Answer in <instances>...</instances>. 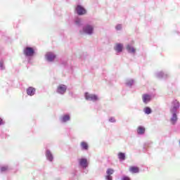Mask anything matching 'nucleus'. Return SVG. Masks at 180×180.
Masks as SVG:
<instances>
[{"instance_id": "obj_14", "label": "nucleus", "mask_w": 180, "mask_h": 180, "mask_svg": "<svg viewBox=\"0 0 180 180\" xmlns=\"http://www.w3.org/2000/svg\"><path fill=\"white\" fill-rule=\"evenodd\" d=\"M136 131L138 134H144V133H146V128H144L143 127L139 126L137 128Z\"/></svg>"}, {"instance_id": "obj_22", "label": "nucleus", "mask_w": 180, "mask_h": 180, "mask_svg": "<svg viewBox=\"0 0 180 180\" xmlns=\"http://www.w3.org/2000/svg\"><path fill=\"white\" fill-rule=\"evenodd\" d=\"M1 172H5V171H8V167H1Z\"/></svg>"}, {"instance_id": "obj_4", "label": "nucleus", "mask_w": 180, "mask_h": 180, "mask_svg": "<svg viewBox=\"0 0 180 180\" xmlns=\"http://www.w3.org/2000/svg\"><path fill=\"white\" fill-rule=\"evenodd\" d=\"M76 12L78 15H85V13H86V10H85V8H84V7H82V6L78 5L76 7Z\"/></svg>"}, {"instance_id": "obj_3", "label": "nucleus", "mask_w": 180, "mask_h": 180, "mask_svg": "<svg viewBox=\"0 0 180 180\" xmlns=\"http://www.w3.org/2000/svg\"><path fill=\"white\" fill-rule=\"evenodd\" d=\"M85 98L86 101H93V102H95L98 101V96L95 94H89L88 93L85 94Z\"/></svg>"}, {"instance_id": "obj_17", "label": "nucleus", "mask_w": 180, "mask_h": 180, "mask_svg": "<svg viewBox=\"0 0 180 180\" xmlns=\"http://www.w3.org/2000/svg\"><path fill=\"white\" fill-rule=\"evenodd\" d=\"M46 155L49 160L53 161V155L51 154V152H50V150H46Z\"/></svg>"}, {"instance_id": "obj_2", "label": "nucleus", "mask_w": 180, "mask_h": 180, "mask_svg": "<svg viewBox=\"0 0 180 180\" xmlns=\"http://www.w3.org/2000/svg\"><path fill=\"white\" fill-rule=\"evenodd\" d=\"M179 106H180L179 101H178L177 100H174L172 103V107H171L170 111L172 112H176V110H178V109L179 108Z\"/></svg>"}, {"instance_id": "obj_8", "label": "nucleus", "mask_w": 180, "mask_h": 180, "mask_svg": "<svg viewBox=\"0 0 180 180\" xmlns=\"http://www.w3.org/2000/svg\"><path fill=\"white\" fill-rule=\"evenodd\" d=\"M79 162L82 168H86L88 167V160L85 158L79 159Z\"/></svg>"}, {"instance_id": "obj_30", "label": "nucleus", "mask_w": 180, "mask_h": 180, "mask_svg": "<svg viewBox=\"0 0 180 180\" xmlns=\"http://www.w3.org/2000/svg\"><path fill=\"white\" fill-rule=\"evenodd\" d=\"M131 84H133V80L131 81Z\"/></svg>"}, {"instance_id": "obj_29", "label": "nucleus", "mask_w": 180, "mask_h": 180, "mask_svg": "<svg viewBox=\"0 0 180 180\" xmlns=\"http://www.w3.org/2000/svg\"><path fill=\"white\" fill-rule=\"evenodd\" d=\"M127 85H129V82H127Z\"/></svg>"}, {"instance_id": "obj_25", "label": "nucleus", "mask_w": 180, "mask_h": 180, "mask_svg": "<svg viewBox=\"0 0 180 180\" xmlns=\"http://www.w3.org/2000/svg\"><path fill=\"white\" fill-rule=\"evenodd\" d=\"M75 22H76L77 25H79V23H81V20L77 19V20H76Z\"/></svg>"}, {"instance_id": "obj_12", "label": "nucleus", "mask_w": 180, "mask_h": 180, "mask_svg": "<svg viewBox=\"0 0 180 180\" xmlns=\"http://www.w3.org/2000/svg\"><path fill=\"white\" fill-rule=\"evenodd\" d=\"M139 171L140 169L137 167L131 166L129 167V172H131L132 174H139Z\"/></svg>"}, {"instance_id": "obj_20", "label": "nucleus", "mask_w": 180, "mask_h": 180, "mask_svg": "<svg viewBox=\"0 0 180 180\" xmlns=\"http://www.w3.org/2000/svg\"><path fill=\"white\" fill-rule=\"evenodd\" d=\"M145 113H146V115H150V113H151V108H150V107H146L143 109Z\"/></svg>"}, {"instance_id": "obj_10", "label": "nucleus", "mask_w": 180, "mask_h": 180, "mask_svg": "<svg viewBox=\"0 0 180 180\" xmlns=\"http://www.w3.org/2000/svg\"><path fill=\"white\" fill-rule=\"evenodd\" d=\"M143 102L144 103H148L151 101V97L148 94H143L142 96Z\"/></svg>"}, {"instance_id": "obj_24", "label": "nucleus", "mask_w": 180, "mask_h": 180, "mask_svg": "<svg viewBox=\"0 0 180 180\" xmlns=\"http://www.w3.org/2000/svg\"><path fill=\"white\" fill-rule=\"evenodd\" d=\"M105 179H106V180H112V176H110V175H107L106 177H105Z\"/></svg>"}, {"instance_id": "obj_21", "label": "nucleus", "mask_w": 180, "mask_h": 180, "mask_svg": "<svg viewBox=\"0 0 180 180\" xmlns=\"http://www.w3.org/2000/svg\"><path fill=\"white\" fill-rule=\"evenodd\" d=\"M115 172V170H113V169H108L106 174L107 175H113V173Z\"/></svg>"}, {"instance_id": "obj_18", "label": "nucleus", "mask_w": 180, "mask_h": 180, "mask_svg": "<svg viewBox=\"0 0 180 180\" xmlns=\"http://www.w3.org/2000/svg\"><path fill=\"white\" fill-rule=\"evenodd\" d=\"M118 158L119 160H122V161H124L126 160V155L123 153H118Z\"/></svg>"}, {"instance_id": "obj_28", "label": "nucleus", "mask_w": 180, "mask_h": 180, "mask_svg": "<svg viewBox=\"0 0 180 180\" xmlns=\"http://www.w3.org/2000/svg\"><path fill=\"white\" fill-rule=\"evenodd\" d=\"M110 122H116V120H115L113 118H110Z\"/></svg>"}, {"instance_id": "obj_6", "label": "nucleus", "mask_w": 180, "mask_h": 180, "mask_svg": "<svg viewBox=\"0 0 180 180\" xmlns=\"http://www.w3.org/2000/svg\"><path fill=\"white\" fill-rule=\"evenodd\" d=\"M83 31L87 34H92V33H94V27L91 25H86L83 28Z\"/></svg>"}, {"instance_id": "obj_11", "label": "nucleus", "mask_w": 180, "mask_h": 180, "mask_svg": "<svg viewBox=\"0 0 180 180\" xmlns=\"http://www.w3.org/2000/svg\"><path fill=\"white\" fill-rule=\"evenodd\" d=\"M115 51H117L118 53H122V51H123V44H116Z\"/></svg>"}, {"instance_id": "obj_19", "label": "nucleus", "mask_w": 180, "mask_h": 180, "mask_svg": "<svg viewBox=\"0 0 180 180\" xmlns=\"http://www.w3.org/2000/svg\"><path fill=\"white\" fill-rule=\"evenodd\" d=\"M70 119V118L68 115H63V117H62V122H63V123H65V122H68Z\"/></svg>"}, {"instance_id": "obj_5", "label": "nucleus", "mask_w": 180, "mask_h": 180, "mask_svg": "<svg viewBox=\"0 0 180 180\" xmlns=\"http://www.w3.org/2000/svg\"><path fill=\"white\" fill-rule=\"evenodd\" d=\"M67 91V86L64 84H60L58 86L57 92L58 94H60L61 95H63V94H65Z\"/></svg>"}, {"instance_id": "obj_26", "label": "nucleus", "mask_w": 180, "mask_h": 180, "mask_svg": "<svg viewBox=\"0 0 180 180\" xmlns=\"http://www.w3.org/2000/svg\"><path fill=\"white\" fill-rule=\"evenodd\" d=\"M116 29H117V30H120V29H122V25H117L116 27Z\"/></svg>"}, {"instance_id": "obj_16", "label": "nucleus", "mask_w": 180, "mask_h": 180, "mask_svg": "<svg viewBox=\"0 0 180 180\" xmlns=\"http://www.w3.org/2000/svg\"><path fill=\"white\" fill-rule=\"evenodd\" d=\"M127 50L129 51V53H136V49H134V47L130 45L127 46Z\"/></svg>"}, {"instance_id": "obj_1", "label": "nucleus", "mask_w": 180, "mask_h": 180, "mask_svg": "<svg viewBox=\"0 0 180 180\" xmlns=\"http://www.w3.org/2000/svg\"><path fill=\"white\" fill-rule=\"evenodd\" d=\"M23 53L27 57H32V56H34V49L32 47H27L24 49Z\"/></svg>"}, {"instance_id": "obj_15", "label": "nucleus", "mask_w": 180, "mask_h": 180, "mask_svg": "<svg viewBox=\"0 0 180 180\" xmlns=\"http://www.w3.org/2000/svg\"><path fill=\"white\" fill-rule=\"evenodd\" d=\"M80 146L82 150H88V148H89V146H88V143L85 141L81 142Z\"/></svg>"}, {"instance_id": "obj_9", "label": "nucleus", "mask_w": 180, "mask_h": 180, "mask_svg": "<svg viewBox=\"0 0 180 180\" xmlns=\"http://www.w3.org/2000/svg\"><path fill=\"white\" fill-rule=\"evenodd\" d=\"M27 94L30 96H33L36 94V89L34 87L30 86L27 89Z\"/></svg>"}, {"instance_id": "obj_7", "label": "nucleus", "mask_w": 180, "mask_h": 180, "mask_svg": "<svg viewBox=\"0 0 180 180\" xmlns=\"http://www.w3.org/2000/svg\"><path fill=\"white\" fill-rule=\"evenodd\" d=\"M46 58L48 61H54V59L56 58V55L51 52H49L46 55Z\"/></svg>"}, {"instance_id": "obj_13", "label": "nucleus", "mask_w": 180, "mask_h": 180, "mask_svg": "<svg viewBox=\"0 0 180 180\" xmlns=\"http://www.w3.org/2000/svg\"><path fill=\"white\" fill-rule=\"evenodd\" d=\"M173 113L172 117L170 120L172 124H175L176 123V120H178V117H176V113L175 112H172Z\"/></svg>"}, {"instance_id": "obj_27", "label": "nucleus", "mask_w": 180, "mask_h": 180, "mask_svg": "<svg viewBox=\"0 0 180 180\" xmlns=\"http://www.w3.org/2000/svg\"><path fill=\"white\" fill-rule=\"evenodd\" d=\"M0 124H4V120L2 118H0Z\"/></svg>"}, {"instance_id": "obj_23", "label": "nucleus", "mask_w": 180, "mask_h": 180, "mask_svg": "<svg viewBox=\"0 0 180 180\" xmlns=\"http://www.w3.org/2000/svg\"><path fill=\"white\" fill-rule=\"evenodd\" d=\"M122 180H130V177L127 176H124L122 178Z\"/></svg>"}]
</instances>
